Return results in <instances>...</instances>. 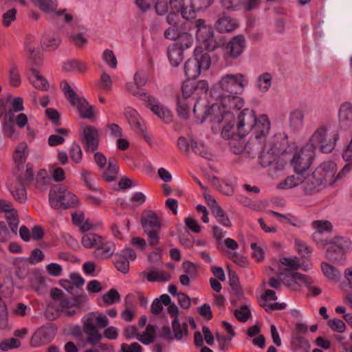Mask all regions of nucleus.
<instances>
[{"mask_svg": "<svg viewBox=\"0 0 352 352\" xmlns=\"http://www.w3.org/2000/svg\"><path fill=\"white\" fill-rule=\"evenodd\" d=\"M239 94L213 96L218 103L213 104L210 108H204L199 102L194 104L193 113L197 119L203 122L210 115L219 110L220 115H217L212 119L214 122L222 123L221 135L226 139L232 137L230 131L234 125V110H239L244 106V100L238 96Z\"/></svg>", "mask_w": 352, "mask_h": 352, "instance_id": "f257e3e1", "label": "nucleus"}, {"mask_svg": "<svg viewBox=\"0 0 352 352\" xmlns=\"http://www.w3.org/2000/svg\"><path fill=\"white\" fill-rule=\"evenodd\" d=\"M50 296L52 300L47 304L45 311V316L50 320H55L61 314L67 317L75 316L81 311V307L87 300L85 295L63 298V293L58 288L52 289Z\"/></svg>", "mask_w": 352, "mask_h": 352, "instance_id": "f03ea898", "label": "nucleus"}, {"mask_svg": "<svg viewBox=\"0 0 352 352\" xmlns=\"http://www.w3.org/2000/svg\"><path fill=\"white\" fill-rule=\"evenodd\" d=\"M338 139L337 131H329L328 126H320L313 133L306 145L314 152L320 148L322 153H328L334 149Z\"/></svg>", "mask_w": 352, "mask_h": 352, "instance_id": "7ed1b4c3", "label": "nucleus"}, {"mask_svg": "<svg viewBox=\"0 0 352 352\" xmlns=\"http://www.w3.org/2000/svg\"><path fill=\"white\" fill-rule=\"evenodd\" d=\"M25 51L32 74L28 77L30 83L37 89L47 91L50 85L47 80L40 74L38 68L42 65L39 52L33 43H25Z\"/></svg>", "mask_w": 352, "mask_h": 352, "instance_id": "20e7f679", "label": "nucleus"}, {"mask_svg": "<svg viewBox=\"0 0 352 352\" xmlns=\"http://www.w3.org/2000/svg\"><path fill=\"white\" fill-rule=\"evenodd\" d=\"M247 84V79L241 73L225 74L219 79L218 88L213 93V96L241 94Z\"/></svg>", "mask_w": 352, "mask_h": 352, "instance_id": "39448f33", "label": "nucleus"}, {"mask_svg": "<svg viewBox=\"0 0 352 352\" xmlns=\"http://www.w3.org/2000/svg\"><path fill=\"white\" fill-rule=\"evenodd\" d=\"M211 65V57L202 47H196L192 58H189L184 65L185 75L188 79L197 78L202 72H206Z\"/></svg>", "mask_w": 352, "mask_h": 352, "instance_id": "423d86ee", "label": "nucleus"}, {"mask_svg": "<svg viewBox=\"0 0 352 352\" xmlns=\"http://www.w3.org/2000/svg\"><path fill=\"white\" fill-rule=\"evenodd\" d=\"M49 202L55 209H67L78 206V199L72 192L62 185L54 186L49 193Z\"/></svg>", "mask_w": 352, "mask_h": 352, "instance_id": "0eeeda50", "label": "nucleus"}, {"mask_svg": "<svg viewBox=\"0 0 352 352\" xmlns=\"http://www.w3.org/2000/svg\"><path fill=\"white\" fill-rule=\"evenodd\" d=\"M315 152L306 144L302 148L297 150L291 160V164L294 170L305 173L310 167Z\"/></svg>", "mask_w": 352, "mask_h": 352, "instance_id": "6e6552de", "label": "nucleus"}, {"mask_svg": "<svg viewBox=\"0 0 352 352\" xmlns=\"http://www.w3.org/2000/svg\"><path fill=\"white\" fill-rule=\"evenodd\" d=\"M208 89L209 85L206 80L193 82L188 79L182 84L181 97L195 101L202 94H206Z\"/></svg>", "mask_w": 352, "mask_h": 352, "instance_id": "1a4fd4ad", "label": "nucleus"}, {"mask_svg": "<svg viewBox=\"0 0 352 352\" xmlns=\"http://www.w3.org/2000/svg\"><path fill=\"white\" fill-rule=\"evenodd\" d=\"M256 123L255 112L252 109H244L237 117L236 131L241 138L248 134Z\"/></svg>", "mask_w": 352, "mask_h": 352, "instance_id": "9d476101", "label": "nucleus"}, {"mask_svg": "<svg viewBox=\"0 0 352 352\" xmlns=\"http://www.w3.org/2000/svg\"><path fill=\"white\" fill-rule=\"evenodd\" d=\"M336 166L333 162H324L312 173L322 186H331L335 181Z\"/></svg>", "mask_w": 352, "mask_h": 352, "instance_id": "9b49d317", "label": "nucleus"}, {"mask_svg": "<svg viewBox=\"0 0 352 352\" xmlns=\"http://www.w3.org/2000/svg\"><path fill=\"white\" fill-rule=\"evenodd\" d=\"M351 249L352 243L350 240L343 237H336L329 243L327 248V256L331 260H337Z\"/></svg>", "mask_w": 352, "mask_h": 352, "instance_id": "f8f14e48", "label": "nucleus"}, {"mask_svg": "<svg viewBox=\"0 0 352 352\" xmlns=\"http://www.w3.org/2000/svg\"><path fill=\"white\" fill-rule=\"evenodd\" d=\"M278 274L283 283L292 291L299 290L300 285L298 281L303 283L307 278V275L298 272L290 271L287 268L282 270H280Z\"/></svg>", "mask_w": 352, "mask_h": 352, "instance_id": "ddd939ff", "label": "nucleus"}, {"mask_svg": "<svg viewBox=\"0 0 352 352\" xmlns=\"http://www.w3.org/2000/svg\"><path fill=\"white\" fill-rule=\"evenodd\" d=\"M132 94L138 97L142 100L148 101L151 105V110L164 122L170 123L172 121L171 112L159 103L154 104V98H151L148 94L139 91H133Z\"/></svg>", "mask_w": 352, "mask_h": 352, "instance_id": "4468645a", "label": "nucleus"}, {"mask_svg": "<svg viewBox=\"0 0 352 352\" xmlns=\"http://www.w3.org/2000/svg\"><path fill=\"white\" fill-rule=\"evenodd\" d=\"M80 137L86 152H94L97 150L99 145L100 133L95 126H85Z\"/></svg>", "mask_w": 352, "mask_h": 352, "instance_id": "2eb2a0df", "label": "nucleus"}, {"mask_svg": "<svg viewBox=\"0 0 352 352\" xmlns=\"http://www.w3.org/2000/svg\"><path fill=\"white\" fill-rule=\"evenodd\" d=\"M270 122L267 116L261 115L256 118V123H255L251 131L258 142L262 143L265 141L270 132Z\"/></svg>", "mask_w": 352, "mask_h": 352, "instance_id": "dca6fc26", "label": "nucleus"}, {"mask_svg": "<svg viewBox=\"0 0 352 352\" xmlns=\"http://www.w3.org/2000/svg\"><path fill=\"white\" fill-rule=\"evenodd\" d=\"M283 145L280 144L276 148L271 146H264L259 155V162L263 167L270 166L277 158V157L284 152Z\"/></svg>", "mask_w": 352, "mask_h": 352, "instance_id": "f3484780", "label": "nucleus"}, {"mask_svg": "<svg viewBox=\"0 0 352 352\" xmlns=\"http://www.w3.org/2000/svg\"><path fill=\"white\" fill-rule=\"evenodd\" d=\"M245 47V37L239 34L234 36L226 45L225 48L226 54L230 58H236L242 54Z\"/></svg>", "mask_w": 352, "mask_h": 352, "instance_id": "a211bd4d", "label": "nucleus"}, {"mask_svg": "<svg viewBox=\"0 0 352 352\" xmlns=\"http://www.w3.org/2000/svg\"><path fill=\"white\" fill-rule=\"evenodd\" d=\"M82 330L88 336L87 342L91 345H96L102 338V336L98 332L97 327L92 324L91 316L84 318Z\"/></svg>", "mask_w": 352, "mask_h": 352, "instance_id": "6ab92c4d", "label": "nucleus"}, {"mask_svg": "<svg viewBox=\"0 0 352 352\" xmlns=\"http://www.w3.org/2000/svg\"><path fill=\"white\" fill-rule=\"evenodd\" d=\"M141 223L144 231L161 230V219L157 214L152 210L143 212L141 217Z\"/></svg>", "mask_w": 352, "mask_h": 352, "instance_id": "aec40b11", "label": "nucleus"}, {"mask_svg": "<svg viewBox=\"0 0 352 352\" xmlns=\"http://www.w3.org/2000/svg\"><path fill=\"white\" fill-rule=\"evenodd\" d=\"M115 250L116 245L103 237L102 241L96 248L94 256L98 259H107L114 254Z\"/></svg>", "mask_w": 352, "mask_h": 352, "instance_id": "412c9836", "label": "nucleus"}, {"mask_svg": "<svg viewBox=\"0 0 352 352\" xmlns=\"http://www.w3.org/2000/svg\"><path fill=\"white\" fill-rule=\"evenodd\" d=\"M339 124L342 129L347 130L352 126V104L345 102L340 105L338 112Z\"/></svg>", "mask_w": 352, "mask_h": 352, "instance_id": "4be33fe9", "label": "nucleus"}, {"mask_svg": "<svg viewBox=\"0 0 352 352\" xmlns=\"http://www.w3.org/2000/svg\"><path fill=\"white\" fill-rule=\"evenodd\" d=\"M54 337V331L50 328H43L36 331L31 339V345L38 347L49 343Z\"/></svg>", "mask_w": 352, "mask_h": 352, "instance_id": "5701e85b", "label": "nucleus"}, {"mask_svg": "<svg viewBox=\"0 0 352 352\" xmlns=\"http://www.w3.org/2000/svg\"><path fill=\"white\" fill-rule=\"evenodd\" d=\"M9 190L14 199L20 203H24L27 200V192L21 178L8 186Z\"/></svg>", "mask_w": 352, "mask_h": 352, "instance_id": "b1692460", "label": "nucleus"}, {"mask_svg": "<svg viewBox=\"0 0 352 352\" xmlns=\"http://www.w3.org/2000/svg\"><path fill=\"white\" fill-rule=\"evenodd\" d=\"M197 28V38L201 42H208L213 37V30L211 26L206 25L204 19H199L195 21Z\"/></svg>", "mask_w": 352, "mask_h": 352, "instance_id": "393cba45", "label": "nucleus"}, {"mask_svg": "<svg viewBox=\"0 0 352 352\" xmlns=\"http://www.w3.org/2000/svg\"><path fill=\"white\" fill-rule=\"evenodd\" d=\"M321 186L322 184L316 179V177L313 173L306 175L305 173H303L302 186L305 193L309 195L314 194L319 191Z\"/></svg>", "mask_w": 352, "mask_h": 352, "instance_id": "a878e982", "label": "nucleus"}, {"mask_svg": "<svg viewBox=\"0 0 352 352\" xmlns=\"http://www.w3.org/2000/svg\"><path fill=\"white\" fill-rule=\"evenodd\" d=\"M214 27L221 33L230 32L236 28L237 24L233 19L223 16L216 21Z\"/></svg>", "mask_w": 352, "mask_h": 352, "instance_id": "bb28decb", "label": "nucleus"}, {"mask_svg": "<svg viewBox=\"0 0 352 352\" xmlns=\"http://www.w3.org/2000/svg\"><path fill=\"white\" fill-rule=\"evenodd\" d=\"M71 102V104L76 107L80 115L83 118H92L94 117L93 108L89 106L87 101L84 98H80L78 96L76 100Z\"/></svg>", "mask_w": 352, "mask_h": 352, "instance_id": "cd10ccee", "label": "nucleus"}, {"mask_svg": "<svg viewBox=\"0 0 352 352\" xmlns=\"http://www.w3.org/2000/svg\"><path fill=\"white\" fill-rule=\"evenodd\" d=\"M140 276L146 277L149 282H166L171 278L168 272L157 270H151L149 272H142Z\"/></svg>", "mask_w": 352, "mask_h": 352, "instance_id": "c85d7f7f", "label": "nucleus"}, {"mask_svg": "<svg viewBox=\"0 0 352 352\" xmlns=\"http://www.w3.org/2000/svg\"><path fill=\"white\" fill-rule=\"evenodd\" d=\"M296 174L287 177L285 180L278 184V188L281 189H289L295 188L298 185H302L303 180V173L295 171Z\"/></svg>", "mask_w": 352, "mask_h": 352, "instance_id": "c756f323", "label": "nucleus"}, {"mask_svg": "<svg viewBox=\"0 0 352 352\" xmlns=\"http://www.w3.org/2000/svg\"><path fill=\"white\" fill-rule=\"evenodd\" d=\"M168 56L170 64L173 67H177L183 60L184 52L179 47L173 44L168 49Z\"/></svg>", "mask_w": 352, "mask_h": 352, "instance_id": "7c9ffc66", "label": "nucleus"}, {"mask_svg": "<svg viewBox=\"0 0 352 352\" xmlns=\"http://www.w3.org/2000/svg\"><path fill=\"white\" fill-rule=\"evenodd\" d=\"M118 170L119 168L116 160L113 158H109L107 168L102 174L103 179L107 182L116 180Z\"/></svg>", "mask_w": 352, "mask_h": 352, "instance_id": "2f4dec72", "label": "nucleus"}, {"mask_svg": "<svg viewBox=\"0 0 352 352\" xmlns=\"http://www.w3.org/2000/svg\"><path fill=\"white\" fill-rule=\"evenodd\" d=\"M103 236L94 233L88 232L85 234L81 239L82 245L86 248H95L102 240Z\"/></svg>", "mask_w": 352, "mask_h": 352, "instance_id": "473e14b6", "label": "nucleus"}, {"mask_svg": "<svg viewBox=\"0 0 352 352\" xmlns=\"http://www.w3.org/2000/svg\"><path fill=\"white\" fill-rule=\"evenodd\" d=\"M176 100L177 112L179 116L184 119H187L188 117L190 105H191L192 104V102L195 101L180 96H177Z\"/></svg>", "mask_w": 352, "mask_h": 352, "instance_id": "72a5a7b5", "label": "nucleus"}, {"mask_svg": "<svg viewBox=\"0 0 352 352\" xmlns=\"http://www.w3.org/2000/svg\"><path fill=\"white\" fill-rule=\"evenodd\" d=\"M60 43V37L54 33H45L42 39L43 46L48 50H54Z\"/></svg>", "mask_w": 352, "mask_h": 352, "instance_id": "f704fd0d", "label": "nucleus"}, {"mask_svg": "<svg viewBox=\"0 0 352 352\" xmlns=\"http://www.w3.org/2000/svg\"><path fill=\"white\" fill-rule=\"evenodd\" d=\"M312 227L315 232L312 237H317L320 233L329 232L333 228L331 223L326 220H316L312 222Z\"/></svg>", "mask_w": 352, "mask_h": 352, "instance_id": "c9c22d12", "label": "nucleus"}, {"mask_svg": "<svg viewBox=\"0 0 352 352\" xmlns=\"http://www.w3.org/2000/svg\"><path fill=\"white\" fill-rule=\"evenodd\" d=\"M28 145L25 142H22L18 144L15 148L13 155L14 162L18 165L23 164L28 157Z\"/></svg>", "mask_w": 352, "mask_h": 352, "instance_id": "e433bc0d", "label": "nucleus"}, {"mask_svg": "<svg viewBox=\"0 0 352 352\" xmlns=\"http://www.w3.org/2000/svg\"><path fill=\"white\" fill-rule=\"evenodd\" d=\"M172 328L173 331V338L177 340H181L184 336L188 333V324L186 322L182 324L179 322L178 318L173 319L172 322Z\"/></svg>", "mask_w": 352, "mask_h": 352, "instance_id": "4c0bfd02", "label": "nucleus"}, {"mask_svg": "<svg viewBox=\"0 0 352 352\" xmlns=\"http://www.w3.org/2000/svg\"><path fill=\"white\" fill-rule=\"evenodd\" d=\"M304 124V114L302 111L296 109L289 115V124L295 130L301 129Z\"/></svg>", "mask_w": 352, "mask_h": 352, "instance_id": "58836bf2", "label": "nucleus"}, {"mask_svg": "<svg viewBox=\"0 0 352 352\" xmlns=\"http://www.w3.org/2000/svg\"><path fill=\"white\" fill-rule=\"evenodd\" d=\"M64 69L67 72L82 73L87 70V66L80 60L74 59L65 63Z\"/></svg>", "mask_w": 352, "mask_h": 352, "instance_id": "ea45409f", "label": "nucleus"}, {"mask_svg": "<svg viewBox=\"0 0 352 352\" xmlns=\"http://www.w3.org/2000/svg\"><path fill=\"white\" fill-rule=\"evenodd\" d=\"M155 338V329L153 325L148 324L145 331L138 336V340L144 344H149L154 342Z\"/></svg>", "mask_w": 352, "mask_h": 352, "instance_id": "a19ab883", "label": "nucleus"}, {"mask_svg": "<svg viewBox=\"0 0 352 352\" xmlns=\"http://www.w3.org/2000/svg\"><path fill=\"white\" fill-rule=\"evenodd\" d=\"M211 211L219 223L226 227H230L232 226V223L230 219L228 217L220 206H214V208H212V210Z\"/></svg>", "mask_w": 352, "mask_h": 352, "instance_id": "79ce46f5", "label": "nucleus"}, {"mask_svg": "<svg viewBox=\"0 0 352 352\" xmlns=\"http://www.w3.org/2000/svg\"><path fill=\"white\" fill-rule=\"evenodd\" d=\"M193 43V38L192 35L187 32H182L176 40V42L173 43L179 47L183 51L192 46Z\"/></svg>", "mask_w": 352, "mask_h": 352, "instance_id": "37998d69", "label": "nucleus"}, {"mask_svg": "<svg viewBox=\"0 0 352 352\" xmlns=\"http://www.w3.org/2000/svg\"><path fill=\"white\" fill-rule=\"evenodd\" d=\"M114 265L116 269L123 274H126L129 270V262L127 257L122 254H116Z\"/></svg>", "mask_w": 352, "mask_h": 352, "instance_id": "c03bdc74", "label": "nucleus"}, {"mask_svg": "<svg viewBox=\"0 0 352 352\" xmlns=\"http://www.w3.org/2000/svg\"><path fill=\"white\" fill-rule=\"evenodd\" d=\"M272 77L270 73H264L257 80V87L261 92H266L272 85Z\"/></svg>", "mask_w": 352, "mask_h": 352, "instance_id": "a18cd8bd", "label": "nucleus"}, {"mask_svg": "<svg viewBox=\"0 0 352 352\" xmlns=\"http://www.w3.org/2000/svg\"><path fill=\"white\" fill-rule=\"evenodd\" d=\"M33 3L47 13H53L57 8L56 2L54 0H34Z\"/></svg>", "mask_w": 352, "mask_h": 352, "instance_id": "49530a36", "label": "nucleus"}, {"mask_svg": "<svg viewBox=\"0 0 352 352\" xmlns=\"http://www.w3.org/2000/svg\"><path fill=\"white\" fill-rule=\"evenodd\" d=\"M321 269L325 276L329 279L336 280L340 276L339 270L327 263H322Z\"/></svg>", "mask_w": 352, "mask_h": 352, "instance_id": "de8ad7c7", "label": "nucleus"}, {"mask_svg": "<svg viewBox=\"0 0 352 352\" xmlns=\"http://www.w3.org/2000/svg\"><path fill=\"white\" fill-rule=\"evenodd\" d=\"M69 155L71 160L74 163H80L82 159V151L80 145L76 142H73L69 149Z\"/></svg>", "mask_w": 352, "mask_h": 352, "instance_id": "09e8293b", "label": "nucleus"}, {"mask_svg": "<svg viewBox=\"0 0 352 352\" xmlns=\"http://www.w3.org/2000/svg\"><path fill=\"white\" fill-rule=\"evenodd\" d=\"M81 179L84 182L85 185L90 190L96 191L99 190L100 192H104L102 190L98 189L94 184V179L92 178V175L91 172L86 169H82L81 171Z\"/></svg>", "mask_w": 352, "mask_h": 352, "instance_id": "8fccbe9b", "label": "nucleus"}, {"mask_svg": "<svg viewBox=\"0 0 352 352\" xmlns=\"http://www.w3.org/2000/svg\"><path fill=\"white\" fill-rule=\"evenodd\" d=\"M124 115L128 122L133 127H140V118L138 112L130 107L125 109Z\"/></svg>", "mask_w": 352, "mask_h": 352, "instance_id": "3c124183", "label": "nucleus"}, {"mask_svg": "<svg viewBox=\"0 0 352 352\" xmlns=\"http://www.w3.org/2000/svg\"><path fill=\"white\" fill-rule=\"evenodd\" d=\"M44 259V254L43 251L40 249H34L32 251L30 256L27 259V261L30 264H36L39 262H41ZM19 262H21L25 263L26 260L24 258H21L19 260Z\"/></svg>", "mask_w": 352, "mask_h": 352, "instance_id": "603ef678", "label": "nucleus"}, {"mask_svg": "<svg viewBox=\"0 0 352 352\" xmlns=\"http://www.w3.org/2000/svg\"><path fill=\"white\" fill-rule=\"evenodd\" d=\"M104 302L107 305H112L120 301V296L116 289H111L102 296Z\"/></svg>", "mask_w": 352, "mask_h": 352, "instance_id": "864d4df0", "label": "nucleus"}, {"mask_svg": "<svg viewBox=\"0 0 352 352\" xmlns=\"http://www.w3.org/2000/svg\"><path fill=\"white\" fill-rule=\"evenodd\" d=\"M90 316L92 318V324H94L95 319L96 324L99 328L103 329L106 327L109 324V320L107 317L98 312L89 313L85 318H89Z\"/></svg>", "mask_w": 352, "mask_h": 352, "instance_id": "5fc2aeb1", "label": "nucleus"}, {"mask_svg": "<svg viewBox=\"0 0 352 352\" xmlns=\"http://www.w3.org/2000/svg\"><path fill=\"white\" fill-rule=\"evenodd\" d=\"M60 87L64 93L65 97L69 100L70 102H74L78 96L74 92L67 80H62L60 84Z\"/></svg>", "mask_w": 352, "mask_h": 352, "instance_id": "6e6d98bb", "label": "nucleus"}, {"mask_svg": "<svg viewBox=\"0 0 352 352\" xmlns=\"http://www.w3.org/2000/svg\"><path fill=\"white\" fill-rule=\"evenodd\" d=\"M282 265L287 267L289 270H296L300 267V259L297 256L294 257H283L280 259Z\"/></svg>", "mask_w": 352, "mask_h": 352, "instance_id": "4d7b16f0", "label": "nucleus"}, {"mask_svg": "<svg viewBox=\"0 0 352 352\" xmlns=\"http://www.w3.org/2000/svg\"><path fill=\"white\" fill-rule=\"evenodd\" d=\"M9 78L10 84L13 87H17L21 85V80L20 74L17 66L14 63L11 65L9 69Z\"/></svg>", "mask_w": 352, "mask_h": 352, "instance_id": "13d9d810", "label": "nucleus"}, {"mask_svg": "<svg viewBox=\"0 0 352 352\" xmlns=\"http://www.w3.org/2000/svg\"><path fill=\"white\" fill-rule=\"evenodd\" d=\"M294 243L297 252L302 256L307 257L311 254L312 249L305 242L299 239H296Z\"/></svg>", "mask_w": 352, "mask_h": 352, "instance_id": "bf43d9fd", "label": "nucleus"}, {"mask_svg": "<svg viewBox=\"0 0 352 352\" xmlns=\"http://www.w3.org/2000/svg\"><path fill=\"white\" fill-rule=\"evenodd\" d=\"M190 145L195 153L205 158L208 157L209 153L208 152L205 145L201 142L192 140Z\"/></svg>", "mask_w": 352, "mask_h": 352, "instance_id": "052dcab7", "label": "nucleus"}, {"mask_svg": "<svg viewBox=\"0 0 352 352\" xmlns=\"http://www.w3.org/2000/svg\"><path fill=\"white\" fill-rule=\"evenodd\" d=\"M17 10L16 8H11L7 10L2 15V25L8 28L11 25V23L16 20Z\"/></svg>", "mask_w": 352, "mask_h": 352, "instance_id": "680f3d73", "label": "nucleus"}, {"mask_svg": "<svg viewBox=\"0 0 352 352\" xmlns=\"http://www.w3.org/2000/svg\"><path fill=\"white\" fill-rule=\"evenodd\" d=\"M20 345L21 342L18 339L12 338L10 339H6L1 342L0 349L3 351H6L9 349L18 348Z\"/></svg>", "mask_w": 352, "mask_h": 352, "instance_id": "e2e57ef3", "label": "nucleus"}, {"mask_svg": "<svg viewBox=\"0 0 352 352\" xmlns=\"http://www.w3.org/2000/svg\"><path fill=\"white\" fill-rule=\"evenodd\" d=\"M234 316L238 320L245 322L250 317L251 312L248 306L243 305L240 309H237L234 311Z\"/></svg>", "mask_w": 352, "mask_h": 352, "instance_id": "0e129e2a", "label": "nucleus"}, {"mask_svg": "<svg viewBox=\"0 0 352 352\" xmlns=\"http://www.w3.org/2000/svg\"><path fill=\"white\" fill-rule=\"evenodd\" d=\"M329 327L334 331L343 333L346 329L344 322L338 318L331 319L328 321Z\"/></svg>", "mask_w": 352, "mask_h": 352, "instance_id": "69168bd1", "label": "nucleus"}, {"mask_svg": "<svg viewBox=\"0 0 352 352\" xmlns=\"http://www.w3.org/2000/svg\"><path fill=\"white\" fill-rule=\"evenodd\" d=\"M30 282L32 287L35 290H38L40 286L43 284L44 278L40 273L33 272L30 274Z\"/></svg>", "mask_w": 352, "mask_h": 352, "instance_id": "338daca9", "label": "nucleus"}, {"mask_svg": "<svg viewBox=\"0 0 352 352\" xmlns=\"http://www.w3.org/2000/svg\"><path fill=\"white\" fill-rule=\"evenodd\" d=\"M121 352H142V346L138 342H133L130 344L122 343L121 344Z\"/></svg>", "mask_w": 352, "mask_h": 352, "instance_id": "774afa93", "label": "nucleus"}]
</instances>
